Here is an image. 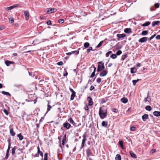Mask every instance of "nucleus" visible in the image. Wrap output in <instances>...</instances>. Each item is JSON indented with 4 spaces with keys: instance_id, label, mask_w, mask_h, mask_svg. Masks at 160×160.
<instances>
[{
    "instance_id": "1",
    "label": "nucleus",
    "mask_w": 160,
    "mask_h": 160,
    "mask_svg": "<svg viewBox=\"0 0 160 160\" xmlns=\"http://www.w3.org/2000/svg\"><path fill=\"white\" fill-rule=\"evenodd\" d=\"M99 115L101 118L104 119L107 115V108L103 106L100 108L99 111Z\"/></svg>"
},
{
    "instance_id": "2",
    "label": "nucleus",
    "mask_w": 160,
    "mask_h": 160,
    "mask_svg": "<svg viewBox=\"0 0 160 160\" xmlns=\"http://www.w3.org/2000/svg\"><path fill=\"white\" fill-rule=\"evenodd\" d=\"M38 151L37 153H36L35 155L33 156L34 157H38L39 155H40L42 157L41 160H43V153L40 150L39 147L38 146L37 147Z\"/></svg>"
},
{
    "instance_id": "3",
    "label": "nucleus",
    "mask_w": 160,
    "mask_h": 160,
    "mask_svg": "<svg viewBox=\"0 0 160 160\" xmlns=\"http://www.w3.org/2000/svg\"><path fill=\"white\" fill-rule=\"evenodd\" d=\"M108 72L107 71L105 70H102V71L100 73L99 76L101 77H104L107 75Z\"/></svg>"
},
{
    "instance_id": "4",
    "label": "nucleus",
    "mask_w": 160,
    "mask_h": 160,
    "mask_svg": "<svg viewBox=\"0 0 160 160\" xmlns=\"http://www.w3.org/2000/svg\"><path fill=\"white\" fill-rule=\"evenodd\" d=\"M18 4H14L12 6L7 8H6V10L7 11H9V10L12 9L14 8L18 7Z\"/></svg>"
},
{
    "instance_id": "5",
    "label": "nucleus",
    "mask_w": 160,
    "mask_h": 160,
    "mask_svg": "<svg viewBox=\"0 0 160 160\" xmlns=\"http://www.w3.org/2000/svg\"><path fill=\"white\" fill-rule=\"evenodd\" d=\"M57 11V9L55 8H49L48 10L47 11V13L49 14L53 12H55Z\"/></svg>"
},
{
    "instance_id": "6",
    "label": "nucleus",
    "mask_w": 160,
    "mask_h": 160,
    "mask_svg": "<svg viewBox=\"0 0 160 160\" xmlns=\"http://www.w3.org/2000/svg\"><path fill=\"white\" fill-rule=\"evenodd\" d=\"M63 126L64 128H66L67 129H68L71 127V125L69 123L66 122L64 123Z\"/></svg>"
},
{
    "instance_id": "7",
    "label": "nucleus",
    "mask_w": 160,
    "mask_h": 160,
    "mask_svg": "<svg viewBox=\"0 0 160 160\" xmlns=\"http://www.w3.org/2000/svg\"><path fill=\"white\" fill-rule=\"evenodd\" d=\"M147 38L146 37H143L140 39L139 40V42L141 43H143L145 42L147 40Z\"/></svg>"
},
{
    "instance_id": "8",
    "label": "nucleus",
    "mask_w": 160,
    "mask_h": 160,
    "mask_svg": "<svg viewBox=\"0 0 160 160\" xmlns=\"http://www.w3.org/2000/svg\"><path fill=\"white\" fill-rule=\"evenodd\" d=\"M88 105L89 106H92L93 104V102L92 101V99L91 97H88Z\"/></svg>"
},
{
    "instance_id": "9",
    "label": "nucleus",
    "mask_w": 160,
    "mask_h": 160,
    "mask_svg": "<svg viewBox=\"0 0 160 160\" xmlns=\"http://www.w3.org/2000/svg\"><path fill=\"white\" fill-rule=\"evenodd\" d=\"M149 94L148 93V96L147 97H146L145 98L143 101L145 102H150V101H151V98L149 96Z\"/></svg>"
},
{
    "instance_id": "10",
    "label": "nucleus",
    "mask_w": 160,
    "mask_h": 160,
    "mask_svg": "<svg viewBox=\"0 0 160 160\" xmlns=\"http://www.w3.org/2000/svg\"><path fill=\"white\" fill-rule=\"evenodd\" d=\"M148 115L147 114H145L142 116V119L143 121H145L148 118Z\"/></svg>"
},
{
    "instance_id": "11",
    "label": "nucleus",
    "mask_w": 160,
    "mask_h": 160,
    "mask_svg": "<svg viewBox=\"0 0 160 160\" xmlns=\"http://www.w3.org/2000/svg\"><path fill=\"white\" fill-rule=\"evenodd\" d=\"M86 152L87 153V155L88 157H89L92 153L91 150L89 148H88L87 149Z\"/></svg>"
},
{
    "instance_id": "12",
    "label": "nucleus",
    "mask_w": 160,
    "mask_h": 160,
    "mask_svg": "<svg viewBox=\"0 0 160 160\" xmlns=\"http://www.w3.org/2000/svg\"><path fill=\"white\" fill-rule=\"evenodd\" d=\"M79 53V51L78 50L77 51H72L71 52H68L66 53L67 55H71L72 54H74V53H76V55H78Z\"/></svg>"
},
{
    "instance_id": "13",
    "label": "nucleus",
    "mask_w": 160,
    "mask_h": 160,
    "mask_svg": "<svg viewBox=\"0 0 160 160\" xmlns=\"http://www.w3.org/2000/svg\"><path fill=\"white\" fill-rule=\"evenodd\" d=\"M160 23V22L158 21H153L152 22V27H154L156 25H159Z\"/></svg>"
},
{
    "instance_id": "14",
    "label": "nucleus",
    "mask_w": 160,
    "mask_h": 160,
    "mask_svg": "<svg viewBox=\"0 0 160 160\" xmlns=\"http://www.w3.org/2000/svg\"><path fill=\"white\" fill-rule=\"evenodd\" d=\"M97 72H100L102 71V64L98 63Z\"/></svg>"
},
{
    "instance_id": "15",
    "label": "nucleus",
    "mask_w": 160,
    "mask_h": 160,
    "mask_svg": "<svg viewBox=\"0 0 160 160\" xmlns=\"http://www.w3.org/2000/svg\"><path fill=\"white\" fill-rule=\"evenodd\" d=\"M153 114L156 117L160 116V111H155L153 112Z\"/></svg>"
},
{
    "instance_id": "16",
    "label": "nucleus",
    "mask_w": 160,
    "mask_h": 160,
    "mask_svg": "<svg viewBox=\"0 0 160 160\" xmlns=\"http://www.w3.org/2000/svg\"><path fill=\"white\" fill-rule=\"evenodd\" d=\"M24 15L25 17L26 18L27 20H28V17L29 15V12L27 11H25L24 12Z\"/></svg>"
},
{
    "instance_id": "17",
    "label": "nucleus",
    "mask_w": 160,
    "mask_h": 160,
    "mask_svg": "<svg viewBox=\"0 0 160 160\" xmlns=\"http://www.w3.org/2000/svg\"><path fill=\"white\" fill-rule=\"evenodd\" d=\"M66 134L64 135L63 137V139L62 141V144L63 145H64L65 143V142L66 141Z\"/></svg>"
},
{
    "instance_id": "18",
    "label": "nucleus",
    "mask_w": 160,
    "mask_h": 160,
    "mask_svg": "<svg viewBox=\"0 0 160 160\" xmlns=\"http://www.w3.org/2000/svg\"><path fill=\"white\" fill-rule=\"evenodd\" d=\"M108 123L107 121H103L102 123V125L103 127H107L108 126Z\"/></svg>"
},
{
    "instance_id": "19",
    "label": "nucleus",
    "mask_w": 160,
    "mask_h": 160,
    "mask_svg": "<svg viewBox=\"0 0 160 160\" xmlns=\"http://www.w3.org/2000/svg\"><path fill=\"white\" fill-rule=\"evenodd\" d=\"M13 63V62L8 60H7L5 61V63L7 66H9L10 64H12Z\"/></svg>"
},
{
    "instance_id": "20",
    "label": "nucleus",
    "mask_w": 160,
    "mask_h": 160,
    "mask_svg": "<svg viewBox=\"0 0 160 160\" xmlns=\"http://www.w3.org/2000/svg\"><path fill=\"white\" fill-rule=\"evenodd\" d=\"M131 31V29L130 28H126L124 30V32L127 33H130Z\"/></svg>"
},
{
    "instance_id": "21",
    "label": "nucleus",
    "mask_w": 160,
    "mask_h": 160,
    "mask_svg": "<svg viewBox=\"0 0 160 160\" xmlns=\"http://www.w3.org/2000/svg\"><path fill=\"white\" fill-rule=\"evenodd\" d=\"M87 140V139H83L82 141V145L80 148V149H82L84 146V144Z\"/></svg>"
},
{
    "instance_id": "22",
    "label": "nucleus",
    "mask_w": 160,
    "mask_h": 160,
    "mask_svg": "<svg viewBox=\"0 0 160 160\" xmlns=\"http://www.w3.org/2000/svg\"><path fill=\"white\" fill-rule=\"evenodd\" d=\"M121 101L124 103H126L128 101V99L125 98H123L121 99Z\"/></svg>"
},
{
    "instance_id": "23",
    "label": "nucleus",
    "mask_w": 160,
    "mask_h": 160,
    "mask_svg": "<svg viewBox=\"0 0 160 160\" xmlns=\"http://www.w3.org/2000/svg\"><path fill=\"white\" fill-rule=\"evenodd\" d=\"M117 37L119 38H124L126 36V35L124 34H118L117 35Z\"/></svg>"
},
{
    "instance_id": "24",
    "label": "nucleus",
    "mask_w": 160,
    "mask_h": 160,
    "mask_svg": "<svg viewBox=\"0 0 160 160\" xmlns=\"http://www.w3.org/2000/svg\"><path fill=\"white\" fill-rule=\"evenodd\" d=\"M137 71V69L135 68H131V73H135Z\"/></svg>"
},
{
    "instance_id": "25",
    "label": "nucleus",
    "mask_w": 160,
    "mask_h": 160,
    "mask_svg": "<svg viewBox=\"0 0 160 160\" xmlns=\"http://www.w3.org/2000/svg\"><path fill=\"white\" fill-rule=\"evenodd\" d=\"M48 108H47V112H46V113H47L52 108V107L51 106H50L49 104H50V102L49 101H48Z\"/></svg>"
},
{
    "instance_id": "26",
    "label": "nucleus",
    "mask_w": 160,
    "mask_h": 160,
    "mask_svg": "<svg viewBox=\"0 0 160 160\" xmlns=\"http://www.w3.org/2000/svg\"><path fill=\"white\" fill-rule=\"evenodd\" d=\"M76 92H73V93H72V94L71 96L70 100H72L74 99V98L75 96Z\"/></svg>"
},
{
    "instance_id": "27",
    "label": "nucleus",
    "mask_w": 160,
    "mask_h": 160,
    "mask_svg": "<svg viewBox=\"0 0 160 160\" xmlns=\"http://www.w3.org/2000/svg\"><path fill=\"white\" fill-rule=\"evenodd\" d=\"M93 68L94 69V71L92 73L91 75L90 76V78H93L95 76V73L96 70V68L95 67H93Z\"/></svg>"
},
{
    "instance_id": "28",
    "label": "nucleus",
    "mask_w": 160,
    "mask_h": 160,
    "mask_svg": "<svg viewBox=\"0 0 160 160\" xmlns=\"http://www.w3.org/2000/svg\"><path fill=\"white\" fill-rule=\"evenodd\" d=\"M115 159L116 160H121V155L119 154H117L116 156Z\"/></svg>"
},
{
    "instance_id": "29",
    "label": "nucleus",
    "mask_w": 160,
    "mask_h": 160,
    "mask_svg": "<svg viewBox=\"0 0 160 160\" xmlns=\"http://www.w3.org/2000/svg\"><path fill=\"white\" fill-rule=\"evenodd\" d=\"M150 24V22H147L145 23L142 24V26L143 27H146L148 26Z\"/></svg>"
},
{
    "instance_id": "30",
    "label": "nucleus",
    "mask_w": 160,
    "mask_h": 160,
    "mask_svg": "<svg viewBox=\"0 0 160 160\" xmlns=\"http://www.w3.org/2000/svg\"><path fill=\"white\" fill-rule=\"evenodd\" d=\"M148 31L147 30L143 31L141 34L142 36H145L148 34Z\"/></svg>"
},
{
    "instance_id": "31",
    "label": "nucleus",
    "mask_w": 160,
    "mask_h": 160,
    "mask_svg": "<svg viewBox=\"0 0 160 160\" xmlns=\"http://www.w3.org/2000/svg\"><path fill=\"white\" fill-rule=\"evenodd\" d=\"M145 109L147 111H150L152 110V108L150 106L148 105L146 107Z\"/></svg>"
},
{
    "instance_id": "32",
    "label": "nucleus",
    "mask_w": 160,
    "mask_h": 160,
    "mask_svg": "<svg viewBox=\"0 0 160 160\" xmlns=\"http://www.w3.org/2000/svg\"><path fill=\"white\" fill-rule=\"evenodd\" d=\"M130 154L131 156L133 158H136V155L132 151L130 152Z\"/></svg>"
},
{
    "instance_id": "33",
    "label": "nucleus",
    "mask_w": 160,
    "mask_h": 160,
    "mask_svg": "<svg viewBox=\"0 0 160 160\" xmlns=\"http://www.w3.org/2000/svg\"><path fill=\"white\" fill-rule=\"evenodd\" d=\"M10 133L13 136L15 135V133L14 132L13 129L12 128L10 129Z\"/></svg>"
},
{
    "instance_id": "34",
    "label": "nucleus",
    "mask_w": 160,
    "mask_h": 160,
    "mask_svg": "<svg viewBox=\"0 0 160 160\" xmlns=\"http://www.w3.org/2000/svg\"><path fill=\"white\" fill-rule=\"evenodd\" d=\"M99 64H102V71L104 70V69L105 68V66L104 65V63L102 62V61H101L98 62V63Z\"/></svg>"
},
{
    "instance_id": "35",
    "label": "nucleus",
    "mask_w": 160,
    "mask_h": 160,
    "mask_svg": "<svg viewBox=\"0 0 160 160\" xmlns=\"http://www.w3.org/2000/svg\"><path fill=\"white\" fill-rule=\"evenodd\" d=\"M14 86L15 87H16L18 88H19L22 86V85L21 84H15L14 85Z\"/></svg>"
},
{
    "instance_id": "36",
    "label": "nucleus",
    "mask_w": 160,
    "mask_h": 160,
    "mask_svg": "<svg viewBox=\"0 0 160 160\" xmlns=\"http://www.w3.org/2000/svg\"><path fill=\"white\" fill-rule=\"evenodd\" d=\"M90 45V44L88 42H85L84 44V46L86 48H88Z\"/></svg>"
},
{
    "instance_id": "37",
    "label": "nucleus",
    "mask_w": 160,
    "mask_h": 160,
    "mask_svg": "<svg viewBox=\"0 0 160 160\" xmlns=\"http://www.w3.org/2000/svg\"><path fill=\"white\" fill-rule=\"evenodd\" d=\"M2 93L3 94L5 95H8L9 96H11V94L8 92H6L5 91H2Z\"/></svg>"
},
{
    "instance_id": "38",
    "label": "nucleus",
    "mask_w": 160,
    "mask_h": 160,
    "mask_svg": "<svg viewBox=\"0 0 160 160\" xmlns=\"http://www.w3.org/2000/svg\"><path fill=\"white\" fill-rule=\"evenodd\" d=\"M18 137L19 139L20 140H22L23 139V136L21 135V133H20L18 134Z\"/></svg>"
},
{
    "instance_id": "39",
    "label": "nucleus",
    "mask_w": 160,
    "mask_h": 160,
    "mask_svg": "<svg viewBox=\"0 0 160 160\" xmlns=\"http://www.w3.org/2000/svg\"><path fill=\"white\" fill-rule=\"evenodd\" d=\"M117 57V55L116 54H112L111 55L110 57L112 58V59H115Z\"/></svg>"
},
{
    "instance_id": "40",
    "label": "nucleus",
    "mask_w": 160,
    "mask_h": 160,
    "mask_svg": "<svg viewBox=\"0 0 160 160\" xmlns=\"http://www.w3.org/2000/svg\"><path fill=\"white\" fill-rule=\"evenodd\" d=\"M48 154L47 153H45L44 156V159L43 160H48Z\"/></svg>"
},
{
    "instance_id": "41",
    "label": "nucleus",
    "mask_w": 160,
    "mask_h": 160,
    "mask_svg": "<svg viewBox=\"0 0 160 160\" xmlns=\"http://www.w3.org/2000/svg\"><path fill=\"white\" fill-rule=\"evenodd\" d=\"M139 81V79H138L137 80H132V83L133 85L135 86L136 85V83Z\"/></svg>"
},
{
    "instance_id": "42",
    "label": "nucleus",
    "mask_w": 160,
    "mask_h": 160,
    "mask_svg": "<svg viewBox=\"0 0 160 160\" xmlns=\"http://www.w3.org/2000/svg\"><path fill=\"white\" fill-rule=\"evenodd\" d=\"M119 143L120 146L122 148H123V142L122 141H119Z\"/></svg>"
},
{
    "instance_id": "43",
    "label": "nucleus",
    "mask_w": 160,
    "mask_h": 160,
    "mask_svg": "<svg viewBox=\"0 0 160 160\" xmlns=\"http://www.w3.org/2000/svg\"><path fill=\"white\" fill-rule=\"evenodd\" d=\"M103 42V41H101L98 44V45L96 47V48H99L102 45Z\"/></svg>"
},
{
    "instance_id": "44",
    "label": "nucleus",
    "mask_w": 160,
    "mask_h": 160,
    "mask_svg": "<svg viewBox=\"0 0 160 160\" xmlns=\"http://www.w3.org/2000/svg\"><path fill=\"white\" fill-rule=\"evenodd\" d=\"M90 51H94V50L92 49V47H89V48L87 49V52L88 53L90 52Z\"/></svg>"
},
{
    "instance_id": "45",
    "label": "nucleus",
    "mask_w": 160,
    "mask_h": 160,
    "mask_svg": "<svg viewBox=\"0 0 160 160\" xmlns=\"http://www.w3.org/2000/svg\"><path fill=\"white\" fill-rule=\"evenodd\" d=\"M68 121L71 124H73L74 123V122L72 118H69L68 119Z\"/></svg>"
},
{
    "instance_id": "46",
    "label": "nucleus",
    "mask_w": 160,
    "mask_h": 160,
    "mask_svg": "<svg viewBox=\"0 0 160 160\" xmlns=\"http://www.w3.org/2000/svg\"><path fill=\"white\" fill-rule=\"evenodd\" d=\"M64 70L65 71L64 72V73H63V75L64 76H66L68 75V73L67 72V71H66V68H64Z\"/></svg>"
},
{
    "instance_id": "47",
    "label": "nucleus",
    "mask_w": 160,
    "mask_h": 160,
    "mask_svg": "<svg viewBox=\"0 0 160 160\" xmlns=\"http://www.w3.org/2000/svg\"><path fill=\"white\" fill-rule=\"evenodd\" d=\"M136 127H132L131 128H130V130L131 131H136Z\"/></svg>"
},
{
    "instance_id": "48",
    "label": "nucleus",
    "mask_w": 160,
    "mask_h": 160,
    "mask_svg": "<svg viewBox=\"0 0 160 160\" xmlns=\"http://www.w3.org/2000/svg\"><path fill=\"white\" fill-rule=\"evenodd\" d=\"M16 150L15 147H14L12 149V155H13L15 153V150Z\"/></svg>"
},
{
    "instance_id": "49",
    "label": "nucleus",
    "mask_w": 160,
    "mask_h": 160,
    "mask_svg": "<svg viewBox=\"0 0 160 160\" xmlns=\"http://www.w3.org/2000/svg\"><path fill=\"white\" fill-rule=\"evenodd\" d=\"M64 21V20L63 19H60L58 20V22L59 23H62Z\"/></svg>"
},
{
    "instance_id": "50",
    "label": "nucleus",
    "mask_w": 160,
    "mask_h": 160,
    "mask_svg": "<svg viewBox=\"0 0 160 160\" xmlns=\"http://www.w3.org/2000/svg\"><path fill=\"white\" fill-rule=\"evenodd\" d=\"M159 3H157L154 4V6L156 8H158L159 7Z\"/></svg>"
},
{
    "instance_id": "51",
    "label": "nucleus",
    "mask_w": 160,
    "mask_h": 160,
    "mask_svg": "<svg viewBox=\"0 0 160 160\" xmlns=\"http://www.w3.org/2000/svg\"><path fill=\"white\" fill-rule=\"evenodd\" d=\"M112 53V52L111 51H109L108 52H107L106 54V57H108L109 55L111 54Z\"/></svg>"
},
{
    "instance_id": "52",
    "label": "nucleus",
    "mask_w": 160,
    "mask_h": 160,
    "mask_svg": "<svg viewBox=\"0 0 160 160\" xmlns=\"http://www.w3.org/2000/svg\"><path fill=\"white\" fill-rule=\"evenodd\" d=\"M156 36V34H154L151 37L148 38L149 41H150L152 39Z\"/></svg>"
},
{
    "instance_id": "53",
    "label": "nucleus",
    "mask_w": 160,
    "mask_h": 160,
    "mask_svg": "<svg viewBox=\"0 0 160 160\" xmlns=\"http://www.w3.org/2000/svg\"><path fill=\"white\" fill-rule=\"evenodd\" d=\"M112 111L115 113H117L118 112V110L117 109L114 108H112Z\"/></svg>"
},
{
    "instance_id": "54",
    "label": "nucleus",
    "mask_w": 160,
    "mask_h": 160,
    "mask_svg": "<svg viewBox=\"0 0 160 160\" xmlns=\"http://www.w3.org/2000/svg\"><path fill=\"white\" fill-rule=\"evenodd\" d=\"M122 53V52L121 50H118L116 53L117 55H119Z\"/></svg>"
},
{
    "instance_id": "55",
    "label": "nucleus",
    "mask_w": 160,
    "mask_h": 160,
    "mask_svg": "<svg viewBox=\"0 0 160 160\" xmlns=\"http://www.w3.org/2000/svg\"><path fill=\"white\" fill-rule=\"evenodd\" d=\"M9 20L11 22V23H13L14 22V20L13 18H12V17L10 18H9Z\"/></svg>"
},
{
    "instance_id": "56",
    "label": "nucleus",
    "mask_w": 160,
    "mask_h": 160,
    "mask_svg": "<svg viewBox=\"0 0 160 160\" xmlns=\"http://www.w3.org/2000/svg\"><path fill=\"white\" fill-rule=\"evenodd\" d=\"M82 137L83 138V139H86V137H87V134H86V133L85 132V133H84L83 136H82Z\"/></svg>"
},
{
    "instance_id": "57",
    "label": "nucleus",
    "mask_w": 160,
    "mask_h": 160,
    "mask_svg": "<svg viewBox=\"0 0 160 160\" xmlns=\"http://www.w3.org/2000/svg\"><path fill=\"white\" fill-rule=\"evenodd\" d=\"M5 28V27L3 25H0V31L2 30Z\"/></svg>"
},
{
    "instance_id": "58",
    "label": "nucleus",
    "mask_w": 160,
    "mask_h": 160,
    "mask_svg": "<svg viewBox=\"0 0 160 160\" xmlns=\"http://www.w3.org/2000/svg\"><path fill=\"white\" fill-rule=\"evenodd\" d=\"M9 156V153L6 152V155L4 159L5 160H7Z\"/></svg>"
},
{
    "instance_id": "59",
    "label": "nucleus",
    "mask_w": 160,
    "mask_h": 160,
    "mask_svg": "<svg viewBox=\"0 0 160 160\" xmlns=\"http://www.w3.org/2000/svg\"><path fill=\"white\" fill-rule=\"evenodd\" d=\"M101 81V79L100 78H98L97 79V82L98 83H100Z\"/></svg>"
},
{
    "instance_id": "60",
    "label": "nucleus",
    "mask_w": 160,
    "mask_h": 160,
    "mask_svg": "<svg viewBox=\"0 0 160 160\" xmlns=\"http://www.w3.org/2000/svg\"><path fill=\"white\" fill-rule=\"evenodd\" d=\"M127 57V55L126 54L124 56H122V60H124Z\"/></svg>"
},
{
    "instance_id": "61",
    "label": "nucleus",
    "mask_w": 160,
    "mask_h": 160,
    "mask_svg": "<svg viewBox=\"0 0 160 160\" xmlns=\"http://www.w3.org/2000/svg\"><path fill=\"white\" fill-rule=\"evenodd\" d=\"M63 64V62L62 61L58 62L57 63V64L59 66L62 65Z\"/></svg>"
},
{
    "instance_id": "62",
    "label": "nucleus",
    "mask_w": 160,
    "mask_h": 160,
    "mask_svg": "<svg viewBox=\"0 0 160 160\" xmlns=\"http://www.w3.org/2000/svg\"><path fill=\"white\" fill-rule=\"evenodd\" d=\"M3 112L6 115H8V111L6 109H4L3 110Z\"/></svg>"
},
{
    "instance_id": "63",
    "label": "nucleus",
    "mask_w": 160,
    "mask_h": 160,
    "mask_svg": "<svg viewBox=\"0 0 160 160\" xmlns=\"http://www.w3.org/2000/svg\"><path fill=\"white\" fill-rule=\"evenodd\" d=\"M94 88H95L92 85L91 86V87L90 88V91H92L94 89Z\"/></svg>"
},
{
    "instance_id": "64",
    "label": "nucleus",
    "mask_w": 160,
    "mask_h": 160,
    "mask_svg": "<svg viewBox=\"0 0 160 160\" xmlns=\"http://www.w3.org/2000/svg\"><path fill=\"white\" fill-rule=\"evenodd\" d=\"M156 38L157 40H160V35H158L156 37Z\"/></svg>"
}]
</instances>
